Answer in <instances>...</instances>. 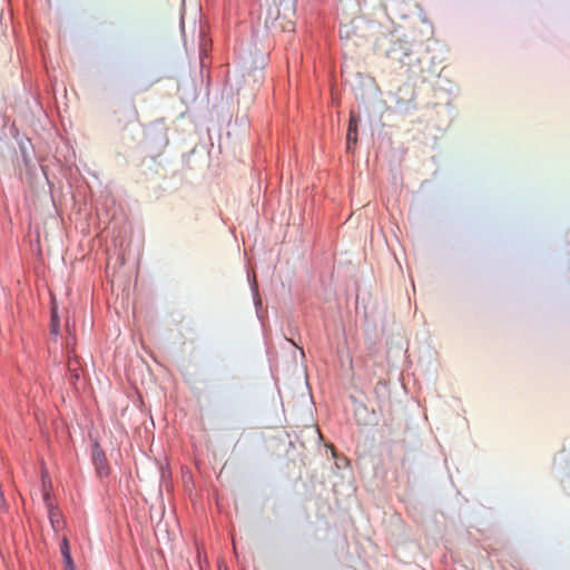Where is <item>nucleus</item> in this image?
Returning <instances> with one entry per match:
<instances>
[{
	"label": "nucleus",
	"instance_id": "obj_6",
	"mask_svg": "<svg viewBox=\"0 0 570 570\" xmlns=\"http://www.w3.org/2000/svg\"><path fill=\"white\" fill-rule=\"evenodd\" d=\"M60 552H61L62 558H67V557L71 556L70 546H69L68 539L66 537L62 539V541L60 543Z\"/></svg>",
	"mask_w": 570,
	"mask_h": 570
},
{
	"label": "nucleus",
	"instance_id": "obj_5",
	"mask_svg": "<svg viewBox=\"0 0 570 570\" xmlns=\"http://www.w3.org/2000/svg\"><path fill=\"white\" fill-rule=\"evenodd\" d=\"M50 327H51V333L53 335L59 334L60 322H59V316L57 313V307L55 305L51 308V325H50Z\"/></svg>",
	"mask_w": 570,
	"mask_h": 570
},
{
	"label": "nucleus",
	"instance_id": "obj_3",
	"mask_svg": "<svg viewBox=\"0 0 570 570\" xmlns=\"http://www.w3.org/2000/svg\"><path fill=\"white\" fill-rule=\"evenodd\" d=\"M92 462L100 478L107 476L109 474V466L106 455L98 445H96L92 451Z\"/></svg>",
	"mask_w": 570,
	"mask_h": 570
},
{
	"label": "nucleus",
	"instance_id": "obj_1",
	"mask_svg": "<svg viewBox=\"0 0 570 570\" xmlns=\"http://www.w3.org/2000/svg\"><path fill=\"white\" fill-rule=\"evenodd\" d=\"M42 485H43V502L46 504L48 517L51 523V527L55 531H59L62 527V515L57 505H55L50 498V492L47 487H51V481L48 479L46 473L42 474Z\"/></svg>",
	"mask_w": 570,
	"mask_h": 570
},
{
	"label": "nucleus",
	"instance_id": "obj_8",
	"mask_svg": "<svg viewBox=\"0 0 570 570\" xmlns=\"http://www.w3.org/2000/svg\"><path fill=\"white\" fill-rule=\"evenodd\" d=\"M63 563H65V570H75L76 569V566L72 561L71 556L63 558Z\"/></svg>",
	"mask_w": 570,
	"mask_h": 570
},
{
	"label": "nucleus",
	"instance_id": "obj_7",
	"mask_svg": "<svg viewBox=\"0 0 570 570\" xmlns=\"http://www.w3.org/2000/svg\"><path fill=\"white\" fill-rule=\"evenodd\" d=\"M67 366H68V371H69V372H76V371H78V368H79V363H78V361H77L76 356L73 357V356H71L70 354L68 355V364H67Z\"/></svg>",
	"mask_w": 570,
	"mask_h": 570
},
{
	"label": "nucleus",
	"instance_id": "obj_2",
	"mask_svg": "<svg viewBox=\"0 0 570 570\" xmlns=\"http://www.w3.org/2000/svg\"><path fill=\"white\" fill-rule=\"evenodd\" d=\"M386 57L397 60L401 65H406V58L409 57L407 43L402 40H397L394 42L393 47L387 50Z\"/></svg>",
	"mask_w": 570,
	"mask_h": 570
},
{
	"label": "nucleus",
	"instance_id": "obj_9",
	"mask_svg": "<svg viewBox=\"0 0 570 570\" xmlns=\"http://www.w3.org/2000/svg\"><path fill=\"white\" fill-rule=\"evenodd\" d=\"M252 291L254 293V297H257L258 296V289H257V283H256V279H254V282L252 283ZM255 304L258 305L261 304V301L255 298Z\"/></svg>",
	"mask_w": 570,
	"mask_h": 570
},
{
	"label": "nucleus",
	"instance_id": "obj_10",
	"mask_svg": "<svg viewBox=\"0 0 570 570\" xmlns=\"http://www.w3.org/2000/svg\"><path fill=\"white\" fill-rule=\"evenodd\" d=\"M71 373V380H78L79 379V373L78 371L76 372H70Z\"/></svg>",
	"mask_w": 570,
	"mask_h": 570
},
{
	"label": "nucleus",
	"instance_id": "obj_4",
	"mask_svg": "<svg viewBox=\"0 0 570 570\" xmlns=\"http://www.w3.org/2000/svg\"><path fill=\"white\" fill-rule=\"evenodd\" d=\"M346 140L347 150L351 151L357 142V118L353 112L350 116Z\"/></svg>",
	"mask_w": 570,
	"mask_h": 570
}]
</instances>
